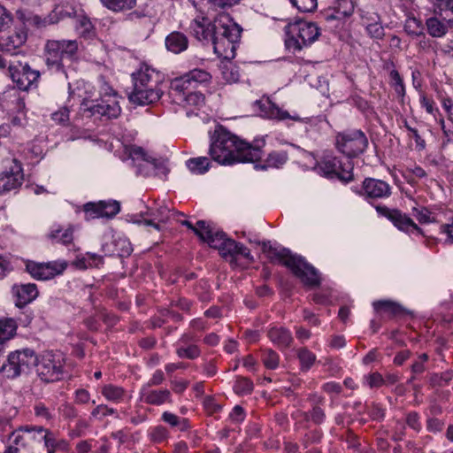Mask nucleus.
<instances>
[{
    "label": "nucleus",
    "mask_w": 453,
    "mask_h": 453,
    "mask_svg": "<svg viewBox=\"0 0 453 453\" xmlns=\"http://www.w3.org/2000/svg\"><path fill=\"white\" fill-rule=\"evenodd\" d=\"M262 154L260 146L242 140L222 126L218 127L211 137L209 155L221 165L255 163Z\"/></svg>",
    "instance_id": "f257e3e1"
},
{
    "label": "nucleus",
    "mask_w": 453,
    "mask_h": 453,
    "mask_svg": "<svg viewBox=\"0 0 453 453\" xmlns=\"http://www.w3.org/2000/svg\"><path fill=\"white\" fill-rule=\"evenodd\" d=\"M255 242L261 245L263 253L272 263L286 266L304 286L315 288L320 285L319 271L303 257L292 253L288 248L273 246L270 241Z\"/></svg>",
    "instance_id": "f03ea898"
},
{
    "label": "nucleus",
    "mask_w": 453,
    "mask_h": 453,
    "mask_svg": "<svg viewBox=\"0 0 453 453\" xmlns=\"http://www.w3.org/2000/svg\"><path fill=\"white\" fill-rule=\"evenodd\" d=\"M134 89L129 100L140 105H147L157 102L163 95L159 88L162 75L148 65H142L139 70L132 74Z\"/></svg>",
    "instance_id": "7ed1b4c3"
},
{
    "label": "nucleus",
    "mask_w": 453,
    "mask_h": 453,
    "mask_svg": "<svg viewBox=\"0 0 453 453\" xmlns=\"http://www.w3.org/2000/svg\"><path fill=\"white\" fill-rule=\"evenodd\" d=\"M212 45L214 53L224 59L234 58L240 43L242 28L229 16H219L214 19Z\"/></svg>",
    "instance_id": "20e7f679"
},
{
    "label": "nucleus",
    "mask_w": 453,
    "mask_h": 453,
    "mask_svg": "<svg viewBox=\"0 0 453 453\" xmlns=\"http://www.w3.org/2000/svg\"><path fill=\"white\" fill-rule=\"evenodd\" d=\"M78 50L77 40H47L43 49L47 68L56 73H65L64 59H77Z\"/></svg>",
    "instance_id": "39448f33"
},
{
    "label": "nucleus",
    "mask_w": 453,
    "mask_h": 453,
    "mask_svg": "<svg viewBox=\"0 0 453 453\" xmlns=\"http://www.w3.org/2000/svg\"><path fill=\"white\" fill-rule=\"evenodd\" d=\"M285 45L293 52L301 51L311 46L320 35V30L316 23L301 19L289 21L285 26Z\"/></svg>",
    "instance_id": "423d86ee"
},
{
    "label": "nucleus",
    "mask_w": 453,
    "mask_h": 453,
    "mask_svg": "<svg viewBox=\"0 0 453 453\" xmlns=\"http://www.w3.org/2000/svg\"><path fill=\"white\" fill-rule=\"evenodd\" d=\"M207 243L211 248L218 250L219 255L232 266L237 265L239 257L245 258L249 263L254 262V257L249 248L234 239L228 238L222 231L214 229Z\"/></svg>",
    "instance_id": "0eeeda50"
},
{
    "label": "nucleus",
    "mask_w": 453,
    "mask_h": 453,
    "mask_svg": "<svg viewBox=\"0 0 453 453\" xmlns=\"http://www.w3.org/2000/svg\"><path fill=\"white\" fill-rule=\"evenodd\" d=\"M334 145L338 152L352 159L362 155L368 148V137L361 129H346L335 134Z\"/></svg>",
    "instance_id": "6e6552de"
},
{
    "label": "nucleus",
    "mask_w": 453,
    "mask_h": 453,
    "mask_svg": "<svg viewBox=\"0 0 453 453\" xmlns=\"http://www.w3.org/2000/svg\"><path fill=\"white\" fill-rule=\"evenodd\" d=\"M38 377L46 383L61 380L65 374V357L60 351H46L35 363Z\"/></svg>",
    "instance_id": "1a4fd4ad"
},
{
    "label": "nucleus",
    "mask_w": 453,
    "mask_h": 453,
    "mask_svg": "<svg viewBox=\"0 0 453 453\" xmlns=\"http://www.w3.org/2000/svg\"><path fill=\"white\" fill-rule=\"evenodd\" d=\"M37 356L32 349H22L12 351L6 360L0 364V372L9 379H15L21 373L27 372L33 365H35Z\"/></svg>",
    "instance_id": "9d476101"
},
{
    "label": "nucleus",
    "mask_w": 453,
    "mask_h": 453,
    "mask_svg": "<svg viewBox=\"0 0 453 453\" xmlns=\"http://www.w3.org/2000/svg\"><path fill=\"white\" fill-rule=\"evenodd\" d=\"M7 71L8 76L19 90L28 91L38 87L41 73L33 69L28 63L11 62Z\"/></svg>",
    "instance_id": "9b49d317"
},
{
    "label": "nucleus",
    "mask_w": 453,
    "mask_h": 453,
    "mask_svg": "<svg viewBox=\"0 0 453 453\" xmlns=\"http://www.w3.org/2000/svg\"><path fill=\"white\" fill-rule=\"evenodd\" d=\"M81 110L88 117L100 116L107 119H117L121 112L118 96L96 100L84 98L81 104Z\"/></svg>",
    "instance_id": "f8f14e48"
},
{
    "label": "nucleus",
    "mask_w": 453,
    "mask_h": 453,
    "mask_svg": "<svg viewBox=\"0 0 453 453\" xmlns=\"http://www.w3.org/2000/svg\"><path fill=\"white\" fill-rule=\"evenodd\" d=\"M368 203L374 207L377 202L386 200L392 195V187L383 180L367 177L362 182L361 188L356 190Z\"/></svg>",
    "instance_id": "ddd939ff"
},
{
    "label": "nucleus",
    "mask_w": 453,
    "mask_h": 453,
    "mask_svg": "<svg viewBox=\"0 0 453 453\" xmlns=\"http://www.w3.org/2000/svg\"><path fill=\"white\" fill-rule=\"evenodd\" d=\"M375 210L380 216L387 218L400 231L408 234L424 236L423 230L406 214L397 209H390L385 205H376Z\"/></svg>",
    "instance_id": "4468645a"
},
{
    "label": "nucleus",
    "mask_w": 453,
    "mask_h": 453,
    "mask_svg": "<svg viewBox=\"0 0 453 453\" xmlns=\"http://www.w3.org/2000/svg\"><path fill=\"white\" fill-rule=\"evenodd\" d=\"M65 264L57 262L37 263L27 260L26 262V272L36 280H48L61 274L65 270Z\"/></svg>",
    "instance_id": "2eb2a0df"
},
{
    "label": "nucleus",
    "mask_w": 453,
    "mask_h": 453,
    "mask_svg": "<svg viewBox=\"0 0 453 453\" xmlns=\"http://www.w3.org/2000/svg\"><path fill=\"white\" fill-rule=\"evenodd\" d=\"M199 338L192 332H186L175 342V353L179 358L195 360L201 357L202 349L197 344Z\"/></svg>",
    "instance_id": "dca6fc26"
},
{
    "label": "nucleus",
    "mask_w": 453,
    "mask_h": 453,
    "mask_svg": "<svg viewBox=\"0 0 453 453\" xmlns=\"http://www.w3.org/2000/svg\"><path fill=\"white\" fill-rule=\"evenodd\" d=\"M24 174L21 164L12 159L8 169L0 173V195L17 190L23 183Z\"/></svg>",
    "instance_id": "f3484780"
},
{
    "label": "nucleus",
    "mask_w": 453,
    "mask_h": 453,
    "mask_svg": "<svg viewBox=\"0 0 453 453\" xmlns=\"http://www.w3.org/2000/svg\"><path fill=\"white\" fill-rule=\"evenodd\" d=\"M256 104L258 105L263 116L270 119H276L279 121L292 119L294 121L304 123H311L313 120L311 118H301L296 113L290 114L288 111L280 108L276 104L273 103L269 99L265 101H257Z\"/></svg>",
    "instance_id": "a211bd4d"
},
{
    "label": "nucleus",
    "mask_w": 453,
    "mask_h": 453,
    "mask_svg": "<svg viewBox=\"0 0 453 453\" xmlns=\"http://www.w3.org/2000/svg\"><path fill=\"white\" fill-rule=\"evenodd\" d=\"M12 294L15 306L23 309L38 297L39 290L35 283H20L12 287Z\"/></svg>",
    "instance_id": "6ab92c4d"
},
{
    "label": "nucleus",
    "mask_w": 453,
    "mask_h": 453,
    "mask_svg": "<svg viewBox=\"0 0 453 453\" xmlns=\"http://www.w3.org/2000/svg\"><path fill=\"white\" fill-rule=\"evenodd\" d=\"M355 10L353 0H335L323 13L326 21L344 20L349 18Z\"/></svg>",
    "instance_id": "aec40b11"
},
{
    "label": "nucleus",
    "mask_w": 453,
    "mask_h": 453,
    "mask_svg": "<svg viewBox=\"0 0 453 453\" xmlns=\"http://www.w3.org/2000/svg\"><path fill=\"white\" fill-rule=\"evenodd\" d=\"M33 453H35L42 446L46 449V442L50 434V430L42 426H21Z\"/></svg>",
    "instance_id": "412c9836"
},
{
    "label": "nucleus",
    "mask_w": 453,
    "mask_h": 453,
    "mask_svg": "<svg viewBox=\"0 0 453 453\" xmlns=\"http://www.w3.org/2000/svg\"><path fill=\"white\" fill-rule=\"evenodd\" d=\"M139 395L140 400L150 405L160 406L173 402L171 391L167 388L152 389L149 386H142Z\"/></svg>",
    "instance_id": "4be33fe9"
},
{
    "label": "nucleus",
    "mask_w": 453,
    "mask_h": 453,
    "mask_svg": "<svg viewBox=\"0 0 453 453\" xmlns=\"http://www.w3.org/2000/svg\"><path fill=\"white\" fill-rule=\"evenodd\" d=\"M190 33L199 41H212L214 36V21L208 18L198 17L193 19L189 26Z\"/></svg>",
    "instance_id": "5701e85b"
},
{
    "label": "nucleus",
    "mask_w": 453,
    "mask_h": 453,
    "mask_svg": "<svg viewBox=\"0 0 453 453\" xmlns=\"http://www.w3.org/2000/svg\"><path fill=\"white\" fill-rule=\"evenodd\" d=\"M372 307L377 314L388 319L400 318L409 313L400 303L391 300L374 301Z\"/></svg>",
    "instance_id": "b1692460"
},
{
    "label": "nucleus",
    "mask_w": 453,
    "mask_h": 453,
    "mask_svg": "<svg viewBox=\"0 0 453 453\" xmlns=\"http://www.w3.org/2000/svg\"><path fill=\"white\" fill-rule=\"evenodd\" d=\"M266 334L272 343L281 351L290 348L294 342L292 333L284 326H272Z\"/></svg>",
    "instance_id": "393cba45"
},
{
    "label": "nucleus",
    "mask_w": 453,
    "mask_h": 453,
    "mask_svg": "<svg viewBox=\"0 0 453 453\" xmlns=\"http://www.w3.org/2000/svg\"><path fill=\"white\" fill-rule=\"evenodd\" d=\"M26 435L19 426L12 432L7 439V449L4 453H33Z\"/></svg>",
    "instance_id": "a878e982"
},
{
    "label": "nucleus",
    "mask_w": 453,
    "mask_h": 453,
    "mask_svg": "<svg viewBox=\"0 0 453 453\" xmlns=\"http://www.w3.org/2000/svg\"><path fill=\"white\" fill-rule=\"evenodd\" d=\"M288 160V152L285 150H273L268 154L263 164L255 162V169L267 170L268 168H280Z\"/></svg>",
    "instance_id": "bb28decb"
},
{
    "label": "nucleus",
    "mask_w": 453,
    "mask_h": 453,
    "mask_svg": "<svg viewBox=\"0 0 453 453\" xmlns=\"http://www.w3.org/2000/svg\"><path fill=\"white\" fill-rule=\"evenodd\" d=\"M27 33L15 31L5 38H2L0 47L4 51L10 54H16V50L20 48L27 41Z\"/></svg>",
    "instance_id": "cd10ccee"
},
{
    "label": "nucleus",
    "mask_w": 453,
    "mask_h": 453,
    "mask_svg": "<svg viewBox=\"0 0 453 453\" xmlns=\"http://www.w3.org/2000/svg\"><path fill=\"white\" fill-rule=\"evenodd\" d=\"M73 232L74 228L72 225H69L66 228L60 225H55L51 227L48 237L53 242L68 245L73 242Z\"/></svg>",
    "instance_id": "c85d7f7f"
},
{
    "label": "nucleus",
    "mask_w": 453,
    "mask_h": 453,
    "mask_svg": "<svg viewBox=\"0 0 453 453\" xmlns=\"http://www.w3.org/2000/svg\"><path fill=\"white\" fill-rule=\"evenodd\" d=\"M188 40L183 33L174 31L169 34L165 38L166 49L174 54L183 52L188 49Z\"/></svg>",
    "instance_id": "c756f323"
},
{
    "label": "nucleus",
    "mask_w": 453,
    "mask_h": 453,
    "mask_svg": "<svg viewBox=\"0 0 453 453\" xmlns=\"http://www.w3.org/2000/svg\"><path fill=\"white\" fill-rule=\"evenodd\" d=\"M18 322L15 319L3 317L0 319V344L14 338L17 334Z\"/></svg>",
    "instance_id": "7c9ffc66"
},
{
    "label": "nucleus",
    "mask_w": 453,
    "mask_h": 453,
    "mask_svg": "<svg viewBox=\"0 0 453 453\" xmlns=\"http://www.w3.org/2000/svg\"><path fill=\"white\" fill-rule=\"evenodd\" d=\"M390 67L392 68L389 72V84L394 88L398 98L403 102L405 97V85L403 80L399 72L395 68L393 62L387 64V69Z\"/></svg>",
    "instance_id": "2f4dec72"
},
{
    "label": "nucleus",
    "mask_w": 453,
    "mask_h": 453,
    "mask_svg": "<svg viewBox=\"0 0 453 453\" xmlns=\"http://www.w3.org/2000/svg\"><path fill=\"white\" fill-rule=\"evenodd\" d=\"M161 420L169 425L172 428H177L180 432H187L191 428L190 421L187 418H180L178 415L165 411L161 415Z\"/></svg>",
    "instance_id": "473e14b6"
},
{
    "label": "nucleus",
    "mask_w": 453,
    "mask_h": 453,
    "mask_svg": "<svg viewBox=\"0 0 453 453\" xmlns=\"http://www.w3.org/2000/svg\"><path fill=\"white\" fill-rule=\"evenodd\" d=\"M101 394L107 401L119 403L125 400L127 391L120 386L106 384L102 387Z\"/></svg>",
    "instance_id": "72a5a7b5"
},
{
    "label": "nucleus",
    "mask_w": 453,
    "mask_h": 453,
    "mask_svg": "<svg viewBox=\"0 0 453 453\" xmlns=\"http://www.w3.org/2000/svg\"><path fill=\"white\" fill-rule=\"evenodd\" d=\"M181 224L191 229L204 242H207L215 229L204 220H198L196 226L188 220H184Z\"/></svg>",
    "instance_id": "f704fd0d"
},
{
    "label": "nucleus",
    "mask_w": 453,
    "mask_h": 453,
    "mask_svg": "<svg viewBox=\"0 0 453 453\" xmlns=\"http://www.w3.org/2000/svg\"><path fill=\"white\" fill-rule=\"evenodd\" d=\"M451 22V20H449L445 23L440 20L437 17H431L426 20V26L428 34L432 37H442L447 34L449 25Z\"/></svg>",
    "instance_id": "c9c22d12"
},
{
    "label": "nucleus",
    "mask_w": 453,
    "mask_h": 453,
    "mask_svg": "<svg viewBox=\"0 0 453 453\" xmlns=\"http://www.w3.org/2000/svg\"><path fill=\"white\" fill-rule=\"evenodd\" d=\"M186 166L194 174H204L211 167V160L207 157H191L186 161Z\"/></svg>",
    "instance_id": "e433bc0d"
},
{
    "label": "nucleus",
    "mask_w": 453,
    "mask_h": 453,
    "mask_svg": "<svg viewBox=\"0 0 453 453\" xmlns=\"http://www.w3.org/2000/svg\"><path fill=\"white\" fill-rule=\"evenodd\" d=\"M147 437L153 444L164 443L170 438V431L163 425L153 426L148 429Z\"/></svg>",
    "instance_id": "4c0bfd02"
},
{
    "label": "nucleus",
    "mask_w": 453,
    "mask_h": 453,
    "mask_svg": "<svg viewBox=\"0 0 453 453\" xmlns=\"http://www.w3.org/2000/svg\"><path fill=\"white\" fill-rule=\"evenodd\" d=\"M296 355L299 360L302 372H308L317 360L316 355L306 347L296 349Z\"/></svg>",
    "instance_id": "58836bf2"
},
{
    "label": "nucleus",
    "mask_w": 453,
    "mask_h": 453,
    "mask_svg": "<svg viewBox=\"0 0 453 453\" xmlns=\"http://www.w3.org/2000/svg\"><path fill=\"white\" fill-rule=\"evenodd\" d=\"M104 7L114 12H125L133 9L136 0H100Z\"/></svg>",
    "instance_id": "ea45409f"
},
{
    "label": "nucleus",
    "mask_w": 453,
    "mask_h": 453,
    "mask_svg": "<svg viewBox=\"0 0 453 453\" xmlns=\"http://www.w3.org/2000/svg\"><path fill=\"white\" fill-rule=\"evenodd\" d=\"M195 88L193 84L189 81V79L187 77V74H183L180 77H176L171 81L170 88L172 92L178 93L182 95L183 96L187 95V92Z\"/></svg>",
    "instance_id": "a19ab883"
},
{
    "label": "nucleus",
    "mask_w": 453,
    "mask_h": 453,
    "mask_svg": "<svg viewBox=\"0 0 453 453\" xmlns=\"http://www.w3.org/2000/svg\"><path fill=\"white\" fill-rule=\"evenodd\" d=\"M233 389L238 395H248L253 392L254 384L252 380L247 377L236 376Z\"/></svg>",
    "instance_id": "79ce46f5"
},
{
    "label": "nucleus",
    "mask_w": 453,
    "mask_h": 453,
    "mask_svg": "<svg viewBox=\"0 0 453 453\" xmlns=\"http://www.w3.org/2000/svg\"><path fill=\"white\" fill-rule=\"evenodd\" d=\"M453 379V371L447 370L443 372H433L429 374L428 381L433 388H441L448 385Z\"/></svg>",
    "instance_id": "37998d69"
},
{
    "label": "nucleus",
    "mask_w": 453,
    "mask_h": 453,
    "mask_svg": "<svg viewBox=\"0 0 453 453\" xmlns=\"http://www.w3.org/2000/svg\"><path fill=\"white\" fill-rule=\"evenodd\" d=\"M186 74L194 87L198 84L210 83L212 78L209 72L201 68H195L190 70L189 72L186 73Z\"/></svg>",
    "instance_id": "c03bdc74"
},
{
    "label": "nucleus",
    "mask_w": 453,
    "mask_h": 453,
    "mask_svg": "<svg viewBox=\"0 0 453 453\" xmlns=\"http://www.w3.org/2000/svg\"><path fill=\"white\" fill-rule=\"evenodd\" d=\"M319 167L326 176L333 178L341 167V160L336 157H327L321 162Z\"/></svg>",
    "instance_id": "a18cd8bd"
},
{
    "label": "nucleus",
    "mask_w": 453,
    "mask_h": 453,
    "mask_svg": "<svg viewBox=\"0 0 453 453\" xmlns=\"http://www.w3.org/2000/svg\"><path fill=\"white\" fill-rule=\"evenodd\" d=\"M261 360L267 369L275 370L280 364V356L275 350L265 349L262 350Z\"/></svg>",
    "instance_id": "49530a36"
},
{
    "label": "nucleus",
    "mask_w": 453,
    "mask_h": 453,
    "mask_svg": "<svg viewBox=\"0 0 453 453\" xmlns=\"http://www.w3.org/2000/svg\"><path fill=\"white\" fill-rule=\"evenodd\" d=\"M185 106L194 107L196 109L202 108L205 104V96L201 92H188L183 96Z\"/></svg>",
    "instance_id": "de8ad7c7"
},
{
    "label": "nucleus",
    "mask_w": 453,
    "mask_h": 453,
    "mask_svg": "<svg viewBox=\"0 0 453 453\" xmlns=\"http://www.w3.org/2000/svg\"><path fill=\"white\" fill-rule=\"evenodd\" d=\"M35 416L43 421L51 422L54 419L53 410H50L46 404L41 401L36 402L34 405Z\"/></svg>",
    "instance_id": "09e8293b"
},
{
    "label": "nucleus",
    "mask_w": 453,
    "mask_h": 453,
    "mask_svg": "<svg viewBox=\"0 0 453 453\" xmlns=\"http://www.w3.org/2000/svg\"><path fill=\"white\" fill-rule=\"evenodd\" d=\"M68 449V442L64 440H58L54 432L50 430L46 442L47 453H55L58 449L66 450Z\"/></svg>",
    "instance_id": "8fccbe9b"
},
{
    "label": "nucleus",
    "mask_w": 453,
    "mask_h": 453,
    "mask_svg": "<svg viewBox=\"0 0 453 453\" xmlns=\"http://www.w3.org/2000/svg\"><path fill=\"white\" fill-rule=\"evenodd\" d=\"M404 31L411 36H424V27L419 19L416 18H409L404 25Z\"/></svg>",
    "instance_id": "3c124183"
},
{
    "label": "nucleus",
    "mask_w": 453,
    "mask_h": 453,
    "mask_svg": "<svg viewBox=\"0 0 453 453\" xmlns=\"http://www.w3.org/2000/svg\"><path fill=\"white\" fill-rule=\"evenodd\" d=\"M128 154L135 166L138 163L145 162L152 157L143 148L136 145H132L128 148Z\"/></svg>",
    "instance_id": "603ef678"
},
{
    "label": "nucleus",
    "mask_w": 453,
    "mask_h": 453,
    "mask_svg": "<svg viewBox=\"0 0 453 453\" xmlns=\"http://www.w3.org/2000/svg\"><path fill=\"white\" fill-rule=\"evenodd\" d=\"M103 218L111 219L120 211V203L117 201H100Z\"/></svg>",
    "instance_id": "864d4df0"
},
{
    "label": "nucleus",
    "mask_w": 453,
    "mask_h": 453,
    "mask_svg": "<svg viewBox=\"0 0 453 453\" xmlns=\"http://www.w3.org/2000/svg\"><path fill=\"white\" fill-rule=\"evenodd\" d=\"M152 175L160 179H165L170 170L167 166L166 161L151 157Z\"/></svg>",
    "instance_id": "5fc2aeb1"
},
{
    "label": "nucleus",
    "mask_w": 453,
    "mask_h": 453,
    "mask_svg": "<svg viewBox=\"0 0 453 453\" xmlns=\"http://www.w3.org/2000/svg\"><path fill=\"white\" fill-rule=\"evenodd\" d=\"M86 220L103 218L100 201L97 203L88 202L83 205Z\"/></svg>",
    "instance_id": "6e6d98bb"
},
{
    "label": "nucleus",
    "mask_w": 453,
    "mask_h": 453,
    "mask_svg": "<svg viewBox=\"0 0 453 453\" xmlns=\"http://www.w3.org/2000/svg\"><path fill=\"white\" fill-rule=\"evenodd\" d=\"M335 177L344 182H349L353 180V164L351 161H347L346 163H342L341 161V167L339 171H337Z\"/></svg>",
    "instance_id": "4d7b16f0"
},
{
    "label": "nucleus",
    "mask_w": 453,
    "mask_h": 453,
    "mask_svg": "<svg viewBox=\"0 0 453 453\" xmlns=\"http://www.w3.org/2000/svg\"><path fill=\"white\" fill-rule=\"evenodd\" d=\"M357 12L361 19V24L364 27L380 20V16L377 12L369 10L367 8H360L357 10Z\"/></svg>",
    "instance_id": "13d9d810"
},
{
    "label": "nucleus",
    "mask_w": 453,
    "mask_h": 453,
    "mask_svg": "<svg viewBox=\"0 0 453 453\" xmlns=\"http://www.w3.org/2000/svg\"><path fill=\"white\" fill-rule=\"evenodd\" d=\"M365 27L367 35L372 39L382 40L385 36V29L381 25V19L380 21L368 24Z\"/></svg>",
    "instance_id": "bf43d9fd"
},
{
    "label": "nucleus",
    "mask_w": 453,
    "mask_h": 453,
    "mask_svg": "<svg viewBox=\"0 0 453 453\" xmlns=\"http://www.w3.org/2000/svg\"><path fill=\"white\" fill-rule=\"evenodd\" d=\"M413 215L420 224H428L436 221L433 213L426 207L414 208Z\"/></svg>",
    "instance_id": "052dcab7"
},
{
    "label": "nucleus",
    "mask_w": 453,
    "mask_h": 453,
    "mask_svg": "<svg viewBox=\"0 0 453 453\" xmlns=\"http://www.w3.org/2000/svg\"><path fill=\"white\" fill-rule=\"evenodd\" d=\"M98 90L100 98H109V96H118L117 92L106 81L105 77L101 75L98 78Z\"/></svg>",
    "instance_id": "680f3d73"
},
{
    "label": "nucleus",
    "mask_w": 453,
    "mask_h": 453,
    "mask_svg": "<svg viewBox=\"0 0 453 453\" xmlns=\"http://www.w3.org/2000/svg\"><path fill=\"white\" fill-rule=\"evenodd\" d=\"M117 411L106 404H98L91 411V418L103 420L104 418L115 414Z\"/></svg>",
    "instance_id": "e2e57ef3"
},
{
    "label": "nucleus",
    "mask_w": 453,
    "mask_h": 453,
    "mask_svg": "<svg viewBox=\"0 0 453 453\" xmlns=\"http://www.w3.org/2000/svg\"><path fill=\"white\" fill-rule=\"evenodd\" d=\"M293 6L302 12H311L318 6L317 0H289Z\"/></svg>",
    "instance_id": "0e129e2a"
},
{
    "label": "nucleus",
    "mask_w": 453,
    "mask_h": 453,
    "mask_svg": "<svg viewBox=\"0 0 453 453\" xmlns=\"http://www.w3.org/2000/svg\"><path fill=\"white\" fill-rule=\"evenodd\" d=\"M70 110L66 106L59 108L51 114L52 120L59 125H66L69 122Z\"/></svg>",
    "instance_id": "69168bd1"
},
{
    "label": "nucleus",
    "mask_w": 453,
    "mask_h": 453,
    "mask_svg": "<svg viewBox=\"0 0 453 453\" xmlns=\"http://www.w3.org/2000/svg\"><path fill=\"white\" fill-rule=\"evenodd\" d=\"M405 422L407 426L417 433L422 429L420 416L417 411H410L406 414Z\"/></svg>",
    "instance_id": "338daca9"
},
{
    "label": "nucleus",
    "mask_w": 453,
    "mask_h": 453,
    "mask_svg": "<svg viewBox=\"0 0 453 453\" xmlns=\"http://www.w3.org/2000/svg\"><path fill=\"white\" fill-rule=\"evenodd\" d=\"M429 357L426 353H422L418 356V358L412 363L411 370L413 374H421L426 371V363L428 361Z\"/></svg>",
    "instance_id": "774afa93"
}]
</instances>
